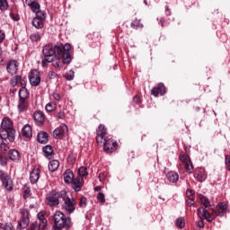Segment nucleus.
Listing matches in <instances>:
<instances>
[{
	"mask_svg": "<svg viewBox=\"0 0 230 230\" xmlns=\"http://www.w3.org/2000/svg\"><path fill=\"white\" fill-rule=\"evenodd\" d=\"M33 119L38 127H42L46 120V115L41 111H37L33 113Z\"/></svg>",
	"mask_w": 230,
	"mask_h": 230,
	"instance_id": "nucleus-16",
	"label": "nucleus"
},
{
	"mask_svg": "<svg viewBox=\"0 0 230 230\" xmlns=\"http://www.w3.org/2000/svg\"><path fill=\"white\" fill-rule=\"evenodd\" d=\"M133 102L134 103H137V105H139V103H141V97L137 96V95H135L133 97Z\"/></svg>",
	"mask_w": 230,
	"mask_h": 230,
	"instance_id": "nucleus-56",
	"label": "nucleus"
},
{
	"mask_svg": "<svg viewBox=\"0 0 230 230\" xmlns=\"http://www.w3.org/2000/svg\"><path fill=\"white\" fill-rule=\"evenodd\" d=\"M54 226L52 230H69L73 227V221L71 217H66V215L62 211H57L54 216Z\"/></svg>",
	"mask_w": 230,
	"mask_h": 230,
	"instance_id": "nucleus-4",
	"label": "nucleus"
},
{
	"mask_svg": "<svg viewBox=\"0 0 230 230\" xmlns=\"http://www.w3.org/2000/svg\"><path fill=\"white\" fill-rule=\"evenodd\" d=\"M13 226H12V223H6L5 225H4V230H13Z\"/></svg>",
	"mask_w": 230,
	"mask_h": 230,
	"instance_id": "nucleus-59",
	"label": "nucleus"
},
{
	"mask_svg": "<svg viewBox=\"0 0 230 230\" xmlns=\"http://www.w3.org/2000/svg\"><path fill=\"white\" fill-rule=\"evenodd\" d=\"M22 80V77L21 75H15L14 76V82L12 84L13 87H15L17 84H19Z\"/></svg>",
	"mask_w": 230,
	"mask_h": 230,
	"instance_id": "nucleus-51",
	"label": "nucleus"
},
{
	"mask_svg": "<svg viewBox=\"0 0 230 230\" xmlns=\"http://www.w3.org/2000/svg\"><path fill=\"white\" fill-rule=\"evenodd\" d=\"M191 195H195V190H190V189H187L186 197L190 198V197H191Z\"/></svg>",
	"mask_w": 230,
	"mask_h": 230,
	"instance_id": "nucleus-58",
	"label": "nucleus"
},
{
	"mask_svg": "<svg viewBox=\"0 0 230 230\" xmlns=\"http://www.w3.org/2000/svg\"><path fill=\"white\" fill-rule=\"evenodd\" d=\"M40 179V169L34 168L30 173V181L31 184H37Z\"/></svg>",
	"mask_w": 230,
	"mask_h": 230,
	"instance_id": "nucleus-18",
	"label": "nucleus"
},
{
	"mask_svg": "<svg viewBox=\"0 0 230 230\" xmlns=\"http://www.w3.org/2000/svg\"><path fill=\"white\" fill-rule=\"evenodd\" d=\"M19 100H28L30 98V92L27 90L26 87L22 86L20 88L18 93Z\"/></svg>",
	"mask_w": 230,
	"mask_h": 230,
	"instance_id": "nucleus-25",
	"label": "nucleus"
},
{
	"mask_svg": "<svg viewBox=\"0 0 230 230\" xmlns=\"http://www.w3.org/2000/svg\"><path fill=\"white\" fill-rule=\"evenodd\" d=\"M61 208L66 215H72L76 210V201L67 195V191L65 192L63 199L61 200Z\"/></svg>",
	"mask_w": 230,
	"mask_h": 230,
	"instance_id": "nucleus-6",
	"label": "nucleus"
},
{
	"mask_svg": "<svg viewBox=\"0 0 230 230\" xmlns=\"http://www.w3.org/2000/svg\"><path fill=\"white\" fill-rule=\"evenodd\" d=\"M118 149V142L111 137H106L103 142V150L106 154H112Z\"/></svg>",
	"mask_w": 230,
	"mask_h": 230,
	"instance_id": "nucleus-8",
	"label": "nucleus"
},
{
	"mask_svg": "<svg viewBox=\"0 0 230 230\" xmlns=\"http://www.w3.org/2000/svg\"><path fill=\"white\" fill-rule=\"evenodd\" d=\"M199 199L201 204L204 206V208H209L211 209V202L209 201V199H208V197H206L203 194H199Z\"/></svg>",
	"mask_w": 230,
	"mask_h": 230,
	"instance_id": "nucleus-30",
	"label": "nucleus"
},
{
	"mask_svg": "<svg viewBox=\"0 0 230 230\" xmlns=\"http://www.w3.org/2000/svg\"><path fill=\"white\" fill-rule=\"evenodd\" d=\"M87 38L93 40L94 44H98L100 42V33L98 32H93V34H88Z\"/></svg>",
	"mask_w": 230,
	"mask_h": 230,
	"instance_id": "nucleus-35",
	"label": "nucleus"
},
{
	"mask_svg": "<svg viewBox=\"0 0 230 230\" xmlns=\"http://www.w3.org/2000/svg\"><path fill=\"white\" fill-rule=\"evenodd\" d=\"M98 130H97V136H96V142L98 143V145H100V143H105V137H107V132L105 131V126L104 125H99L98 127Z\"/></svg>",
	"mask_w": 230,
	"mask_h": 230,
	"instance_id": "nucleus-15",
	"label": "nucleus"
},
{
	"mask_svg": "<svg viewBox=\"0 0 230 230\" xmlns=\"http://www.w3.org/2000/svg\"><path fill=\"white\" fill-rule=\"evenodd\" d=\"M78 175L79 177H87V175H89V173L87 172V167H80L78 170Z\"/></svg>",
	"mask_w": 230,
	"mask_h": 230,
	"instance_id": "nucleus-42",
	"label": "nucleus"
},
{
	"mask_svg": "<svg viewBox=\"0 0 230 230\" xmlns=\"http://www.w3.org/2000/svg\"><path fill=\"white\" fill-rule=\"evenodd\" d=\"M166 178L169 182H172V184H175V182H178L179 181V173L174 171H171L167 172Z\"/></svg>",
	"mask_w": 230,
	"mask_h": 230,
	"instance_id": "nucleus-24",
	"label": "nucleus"
},
{
	"mask_svg": "<svg viewBox=\"0 0 230 230\" xmlns=\"http://www.w3.org/2000/svg\"><path fill=\"white\" fill-rule=\"evenodd\" d=\"M217 206L221 211L218 210V208H211L212 211H214L217 217H224V215L227 214V204L225 202H219Z\"/></svg>",
	"mask_w": 230,
	"mask_h": 230,
	"instance_id": "nucleus-17",
	"label": "nucleus"
},
{
	"mask_svg": "<svg viewBox=\"0 0 230 230\" xmlns=\"http://www.w3.org/2000/svg\"><path fill=\"white\" fill-rule=\"evenodd\" d=\"M0 164L1 166H6L8 164V158L0 154Z\"/></svg>",
	"mask_w": 230,
	"mask_h": 230,
	"instance_id": "nucleus-46",
	"label": "nucleus"
},
{
	"mask_svg": "<svg viewBox=\"0 0 230 230\" xmlns=\"http://www.w3.org/2000/svg\"><path fill=\"white\" fill-rule=\"evenodd\" d=\"M52 97L54 98V100H56V102H60V93L54 92L52 93Z\"/></svg>",
	"mask_w": 230,
	"mask_h": 230,
	"instance_id": "nucleus-55",
	"label": "nucleus"
},
{
	"mask_svg": "<svg viewBox=\"0 0 230 230\" xmlns=\"http://www.w3.org/2000/svg\"><path fill=\"white\" fill-rule=\"evenodd\" d=\"M30 226V217H22L18 223V227L20 229H26Z\"/></svg>",
	"mask_w": 230,
	"mask_h": 230,
	"instance_id": "nucleus-26",
	"label": "nucleus"
},
{
	"mask_svg": "<svg viewBox=\"0 0 230 230\" xmlns=\"http://www.w3.org/2000/svg\"><path fill=\"white\" fill-rule=\"evenodd\" d=\"M72 189L75 191H82V180L80 178H75L71 181Z\"/></svg>",
	"mask_w": 230,
	"mask_h": 230,
	"instance_id": "nucleus-22",
	"label": "nucleus"
},
{
	"mask_svg": "<svg viewBox=\"0 0 230 230\" xmlns=\"http://www.w3.org/2000/svg\"><path fill=\"white\" fill-rule=\"evenodd\" d=\"M6 71L9 75H17L19 72V62L15 59H10L6 64Z\"/></svg>",
	"mask_w": 230,
	"mask_h": 230,
	"instance_id": "nucleus-11",
	"label": "nucleus"
},
{
	"mask_svg": "<svg viewBox=\"0 0 230 230\" xmlns=\"http://www.w3.org/2000/svg\"><path fill=\"white\" fill-rule=\"evenodd\" d=\"M56 109H57V103H54V102H49L45 106V110L47 111V112H53V111H56Z\"/></svg>",
	"mask_w": 230,
	"mask_h": 230,
	"instance_id": "nucleus-41",
	"label": "nucleus"
},
{
	"mask_svg": "<svg viewBox=\"0 0 230 230\" xmlns=\"http://www.w3.org/2000/svg\"><path fill=\"white\" fill-rule=\"evenodd\" d=\"M42 150L45 157H49V155H53V154H55L53 146H51L50 145L43 146Z\"/></svg>",
	"mask_w": 230,
	"mask_h": 230,
	"instance_id": "nucleus-34",
	"label": "nucleus"
},
{
	"mask_svg": "<svg viewBox=\"0 0 230 230\" xmlns=\"http://www.w3.org/2000/svg\"><path fill=\"white\" fill-rule=\"evenodd\" d=\"M37 141L40 143V145H46V143L49 141V135H48L46 131H40L38 133Z\"/></svg>",
	"mask_w": 230,
	"mask_h": 230,
	"instance_id": "nucleus-19",
	"label": "nucleus"
},
{
	"mask_svg": "<svg viewBox=\"0 0 230 230\" xmlns=\"http://www.w3.org/2000/svg\"><path fill=\"white\" fill-rule=\"evenodd\" d=\"M186 204H187V206L191 208V206H195V199H188L186 200Z\"/></svg>",
	"mask_w": 230,
	"mask_h": 230,
	"instance_id": "nucleus-53",
	"label": "nucleus"
},
{
	"mask_svg": "<svg viewBox=\"0 0 230 230\" xmlns=\"http://www.w3.org/2000/svg\"><path fill=\"white\" fill-rule=\"evenodd\" d=\"M130 26L134 28V30H139V28H143V23H141V20L136 19L131 22Z\"/></svg>",
	"mask_w": 230,
	"mask_h": 230,
	"instance_id": "nucleus-38",
	"label": "nucleus"
},
{
	"mask_svg": "<svg viewBox=\"0 0 230 230\" xmlns=\"http://www.w3.org/2000/svg\"><path fill=\"white\" fill-rule=\"evenodd\" d=\"M159 24H161L162 28H164L166 26V20L164 17L160 18Z\"/></svg>",
	"mask_w": 230,
	"mask_h": 230,
	"instance_id": "nucleus-60",
	"label": "nucleus"
},
{
	"mask_svg": "<svg viewBox=\"0 0 230 230\" xmlns=\"http://www.w3.org/2000/svg\"><path fill=\"white\" fill-rule=\"evenodd\" d=\"M34 227H37V230H46L48 227V219L44 216V213L39 212L37 214V221L31 224Z\"/></svg>",
	"mask_w": 230,
	"mask_h": 230,
	"instance_id": "nucleus-9",
	"label": "nucleus"
},
{
	"mask_svg": "<svg viewBox=\"0 0 230 230\" xmlns=\"http://www.w3.org/2000/svg\"><path fill=\"white\" fill-rule=\"evenodd\" d=\"M225 164L226 166V170L230 172V155H226L225 157Z\"/></svg>",
	"mask_w": 230,
	"mask_h": 230,
	"instance_id": "nucleus-47",
	"label": "nucleus"
},
{
	"mask_svg": "<svg viewBox=\"0 0 230 230\" xmlns=\"http://www.w3.org/2000/svg\"><path fill=\"white\" fill-rule=\"evenodd\" d=\"M10 17L11 19H13V21H19L21 18L19 17V15L14 16L13 13H10Z\"/></svg>",
	"mask_w": 230,
	"mask_h": 230,
	"instance_id": "nucleus-63",
	"label": "nucleus"
},
{
	"mask_svg": "<svg viewBox=\"0 0 230 230\" xmlns=\"http://www.w3.org/2000/svg\"><path fill=\"white\" fill-rule=\"evenodd\" d=\"M175 224H176V227H179V229H182L186 226V223L184 222V217H179L176 220Z\"/></svg>",
	"mask_w": 230,
	"mask_h": 230,
	"instance_id": "nucleus-43",
	"label": "nucleus"
},
{
	"mask_svg": "<svg viewBox=\"0 0 230 230\" xmlns=\"http://www.w3.org/2000/svg\"><path fill=\"white\" fill-rule=\"evenodd\" d=\"M60 129L59 128H55L53 130V137H55V139H60Z\"/></svg>",
	"mask_w": 230,
	"mask_h": 230,
	"instance_id": "nucleus-50",
	"label": "nucleus"
},
{
	"mask_svg": "<svg viewBox=\"0 0 230 230\" xmlns=\"http://www.w3.org/2000/svg\"><path fill=\"white\" fill-rule=\"evenodd\" d=\"M66 49V44L58 43H49L46 44L42 49L43 58L41 60L42 67H46L48 64L53 62L55 57H62V52Z\"/></svg>",
	"mask_w": 230,
	"mask_h": 230,
	"instance_id": "nucleus-2",
	"label": "nucleus"
},
{
	"mask_svg": "<svg viewBox=\"0 0 230 230\" xmlns=\"http://www.w3.org/2000/svg\"><path fill=\"white\" fill-rule=\"evenodd\" d=\"M30 197H31V189L27 187L23 191V199L26 200L27 199H30Z\"/></svg>",
	"mask_w": 230,
	"mask_h": 230,
	"instance_id": "nucleus-44",
	"label": "nucleus"
},
{
	"mask_svg": "<svg viewBox=\"0 0 230 230\" xmlns=\"http://www.w3.org/2000/svg\"><path fill=\"white\" fill-rule=\"evenodd\" d=\"M31 24L34 28H36V30H42L44 28V20L33 18Z\"/></svg>",
	"mask_w": 230,
	"mask_h": 230,
	"instance_id": "nucleus-32",
	"label": "nucleus"
},
{
	"mask_svg": "<svg viewBox=\"0 0 230 230\" xmlns=\"http://www.w3.org/2000/svg\"><path fill=\"white\" fill-rule=\"evenodd\" d=\"M151 94L155 96V98H157L159 94L160 96H164L166 94V86H164V84L159 83L157 86L151 90Z\"/></svg>",
	"mask_w": 230,
	"mask_h": 230,
	"instance_id": "nucleus-13",
	"label": "nucleus"
},
{
	"mask_svg": "<svg viewBox=\"0 0 230 230\" xmlns=\"http://www.w3.org/2000/svg\"><path fill=\"white\" fill-rule=\"evenodd\" d=\"M64 195H66V190H60L59 192L57 190H51L47 194L45 202L47 206H49V208H57L62 203Z\"/></svg>",
	"mask_w": 230,
	"mask_h": 230,
	"instance_id": "nucleus-5",
	"label": "nucleus"
},
{
	"mask_svg": "<svg viewBox=\"0 0 230 230\" xmlns=\"http://www.w3.org/2000/svg\"><path fill=\"white\" fill-rule=\"evenodd\" d=\"M198 217L201 220H207V222H213V217L208 209L204 208L203 207H199L197 210Z\"/></svg>",
	"mask_w": 230,
	"mask_h": 230,
	"instance_id": "nucleus-14",
	"label": "nucleus"
},
{
	"mask_svg": "<svg viewBox=\"0 0 230 230\" xmlns=\"http://www.w3.org/2000/svg\"><path fill=\"white\" fill-rule=\"evenodd\" d=\"M42 37H44V32L35 31L30 35L29 39L31 42H40Z\"/></svg>",
	"mask_w": 230,
	"mask_h": 230,
	"instance_id": "nucleus-23",
	"label": "nucleus"
},
{
	"mask_svg": "<svg viewBox=\"0 0 230 230\" xmlns=\"http://www.w3.org/2000/svg\"><path fill=\"white\" fill-rule=\"evenodd\" d=\"M64 182L66 184H71V182L73 181V180L75 179V173L72 172L71 169H67L65 172H64Z\"/></svg>",
	"mask_w": 230,
	"mask_h": 230,
	"instance_id": "nucleus-20",
	"label": "nucleus"
},
{
	"mask_svg": "<svg viewBox=\"0 0 230 230\" xmlns=\"http://www.w3.org/2000/svg\"><path fill=\"white\" fill-rule=\"evenodd\" d=\"M204 219H200L199 221H198V227H200L202 229L204 228Z\"/></svg>",
	"mask_w": 230,
	"mask_h": 230,
	"instance_id": "nucleus-62",
	"label": "nucleus"
},
{
	"mask_svg": "<svg viewBox=\"0 0 230 230\" xmlns=\"http://www.w3.org/2000/svg\"><path fill=\"white\" fill-rule=\"evenodd\" d=\"M22 134L24 136V137H31L33 136V133L31 132V127L30 124H26L22 129Z\"/></svg>",
	"mask_w": 230,
	"mask_h": 230,
	"instance_id": "nucleus-31",
	"label": "nucleus"
},
{
	"mask_svg": "<svg viewBox=\"0 0 230 230\" xmlns=\"http://www.w3.org/2000/svg\"><path fill=\"white\" fill-rule=\"evenodd\" d=\"M194 179L198 181V182H204L206 179H208V172H206V169L203 167H199L194 170Z\"/></svg>",
	"mask_w": 230,
	"mask_h": 230,
	"instance_id": "nucleus-12",
	"label": "nucleus"
},
{
	"mask_svg": "<svg viewBox=\"0 0 230 230\" xmlns=\"http://www.w3.org/2000/svg\"><path fill=\"white\" fill-rule=\"evenodd\" d=\"M8 156L11 161H19V159H21V155L19 154V151L15 149L9 150Z\"/></svg>",
	"mask_w": 230,
	"mask_h": 230,
	"instance_id": "nucleus-28",
	"label": "nucleus"
},
{
	"mask_svg": "<svg viewBox=\"0 0 230 230\" xmlns=\"http://www.w3.org/2000/svg\"><path fill=\"white\" fill-rule=\"evenodd\" d=\"M80 208H85L87 206V198L82 197L79 202Z\"/></svg>",
	"mask_w": 230,
	"mask_h": 230,
	"instance_id": "nucleus-48",
	"label": "nucleus"
},
{
	"mask_svg": "<svg viewBox=\"0 0 230 230\" xmlns=\"http://www.w3.org/2000/svg\"><path fill=\"white\" fill-rule=\"evenodd\" d=\"M165 15L169 17V15H172V10L170 9V6H165Z\"/></svg>",
	"mask_w": 230,
	"mask_h": 230,
	"instance_id": "nucleus-61",
	"label": "nucleus"
},
{
	"mask_svg": "<svg viewBox=\"0 0 230 230\" xmlns=\"http://www.w3.org/2000/svg\"><path fill=\"white\" fill-rule=\"evenodd\" d=\"M48 76L49 78H50V80H53V78H57L58 75L53 71H49L48 73Z\"/></svg>",
	"mask_w": 230,
	"mask_h": 230,
	"instance_id": "nucleus-57",
	"label": "nucleus"
},
{
	"mask_svg": "<svg viewBox=\"0 0 230 230\" xmlns=\"http://www.w3.org/2000/svg\"><path fill=\"white\" fill-rule=\"evenodd\" d=\"M0 149L2 152H7L10 148V143L15 141V128L10 118L4 117L2 119L0 128Z\"/></svg>",
	"mask_w": 230,
	"mask_h": 230,
	"instance_id": "nucleus-1",
	"label": "nucleus"
},
{
	"mask_svg": "<svg viewBox=\"0 0 230 230\" xmlns=\"http://www.w3.org/2000/svg\"><path fill=\"white\" fill-rule=\"evenodd\" d=\"M10 8L8 0H0V12H6Z\"/></svg>",
	"mask_w": 230,
	"mask_h": 230,
	"instance_id": "nucleus-36",
	"label": "nucleus"
},
{
	"mask_svg": "<svg viewBox=\"0 0 230 230\" xmlns=\"http://www.w3.org/2000/svg\"><path fill=\"white\" fill-rule=\"evenodd\" d=\"M65 78L68 82H71L72 80H75V71L74 70H69L65 74Z\"/></svg>",
	"mask_w": 230,
	"mask_h": 230,
	"instance_id": "nucleus-40",
	"label": "nucleus"
},
{
	"mask_svg": "<svg viewBox=\"0 0 230 230\" xmlns=\"http://www.w3.org/2000/svg\"><path fill=\"white\" fill-rule=\"evenodd\" d=\"M97 200L101 204H105V194H103V192H99L97 194Z\"/></svg>",
	"mask_w": 230,
	"mask_h": 230,
	"instance_id": "nucleus-45",
	"label": "nucleus"
},
{
	"mask_svg": "<svg viewBox=\"0 0 230 230\" xmlns=\"http://www.w3.org/2000/svg\"><path fill=\"white\" fill-rule=\"evenodd\" d=\"M71 62H73V56L71 55V44L69 43L65 44L61 57H54L51 61L53 67H64V66H69Z\"/></svg>",
	"mask_w": 230,
	"mask_h": 230,
	"instance_id": "nucleus-3",
	"label": "nucleus"
},
{
	"mask_svg": "<svg viewBox=\"0 0 230 230\" xmlns=\"http://www.w3.org/2000/svg\"><path fill=\"white\" fill-rule=\"evenodd\" d=\"M33 13H35L34 19H39L40 21H46V12L41 11L40 8H38L36 11H31Z\"/></svg>",
	"mask_w": 230,
	"mask_h": 230,
	"instance_id": "nucleus-27",
	"label": "nucleus"
},
{
	"mask_svg": "<svg viewBox=\"0 0 230 230\" xmlns=\"http://www.w3.org/2000/svg\"><path fill=\"white\" fill-rule=\"evenodd\" d=\"M29 82L32 87H39L40 85V73L37 69L30 72Z\"/></svg>",
	"mask_w": 230,
	"mask_h": 230,
	"instance_id": "nucleus-10",
	"label": "nucleus"
},
{
	"mask_svg": "<svg viewBox=\"0 0 230 230\" xmlns=\"http://www.w3.org/2000/svg\"><path fill=\"white\" fill-rule=\"evenodd\" d=\"M56 118L58 119H64V118H66V112H64V111H60L57 113Z\"/></svg>",
	"mask_w": 230,
	"mask_h": 230,
	"instance_id": "nucleus-52",
	"label": "nucleus"
},
{
	"mask_svg": "<svg viewBox=\"0 0 230 230\" xmlns=\"http://www.w3.org/2000/svg\"><path fill=\"white\" fill-rule=\"evenodd\" d=\"M104 180H105V173L101 172V173L99 174V181L102 182V181H103Z\"/></svg>",
	"mask_w": 230,
	"mask_h": 230,
	"instance_id": "nucleus-64",
	"label": "nucleus"
},
{
	"mask_svg": "<svg viewBox=\"0 0 230 230\" xmlns=\"http://www.w3.org/2000/svg\"><path fill=\"white\" fill-rule=\"evenodd\" d=\"M184 165H185V171L187 172V173L189 174L193 173L194 167H193V163H191V161L187 164H184Z\"/></svg>",
	"mask_w": 230,
	"mask_h": 230,
	"instance_id": "nucleus-39",
	"label": "nucleus"
},
{
	"mask_svg": "<svg viewBox=\"0 0 230 230\" xmlns=\"http://www.w3.org/2000/svg\"><path fill=\"white\" fill-rule=\"evenodd\" d=\"M17 107L19 112H23L26 111V109H28V102L26 100L19 99Z\"/></svg>",
	"mask_w": 230,
	"mask_h": 230,
	"instance_id": "nucleus-33",
	"label": "nucleus"
},
{
	"mask_svg": "<svg viewBox=\"0 0 230 230\" xmlns=\"http://www.w3.org/2000/svg\"><path fill=\"white\" fill-rule=\"evenodd\" d=\"M60 166V162L58 160H51L49 163V172H57Z\"/></svg>",
	"mask_w": 230,
	"mask_h": 230,
	"instance_id": "nucleus-29",
	"label": "nucleus"
},
{
	"mask_svg": "<svg viewBox=\"0 0 230 230\" xmlns=\"http://www.w3.org/2000/svg\"><path fill=\"white\" fill-rule=\"evenodd\" d=\"M0 182L6 191H13V180L8 172L0 170Z\"/></svg>",
	"mask_w": 230,
	"mask_h": 230,
	"instance_id": "nucleus-7",
	"label": "nucleus"
},
{
	"mask_svg": "<svg viewBox=\"0 0 230 230\" xmlns=\"http://www.w3.org/2000/svg\"><path fill=\"white\" fill-rule=\"evenodd\" d=\"M180 161H181V163H183V164H188V163L191 162V158L190 157V155H188L186 154H181Z\"/></svg>",
	"mask_w": 230,
	"mask_h": 230,
	"instance_id": "nucleus-37",
	"label": "nucleus"
},
{
	"mask_svg": "<svg viewBox=\"0 0 230 230\" xmlns=\"http://www.w3.org/2000/svg\"><path fill=\"white\" fill-rule=\"evenodd\" d=\"M6 39V34L4 33V31L1 30L0 31V44H2L3 40Z\"/></svg>",
	"mask_w": 230,
	"mask_h": 230,
	"instance_id": "nucleus-54",
	"label": "nucleus"
},
{
	"mask_svg": "<svg viewBox=\"0 0 230 230\" xmlns=\"http://www.w3.org/2000/svg\"><path fill=\"white\" fill-rule=\"evenodd\" d=\"M25 4L31 8V12H35L40 8V4H39V0H25Z\"/></svg>",
	"mask_w": 230,
	"mask_h": 230,
	"instance_id": "nucleus-21",
	"label": "nucleus"
},
{
	"mask_svg": "<svg viewBox=\"0 0 230 230\" xmlns=\"http://www.w3.org/2000/svg\"><path fill=\"white\" fill-rule=\"evenodd\" d=\"M20 214L22 217H30V210L28 208H20Z\"/></svg>",
	"mask_w": 230,
	"mask_h": 230,
	"instance_id": "nucleus-49",
	"label": "nucleus"
}]
</instances>
